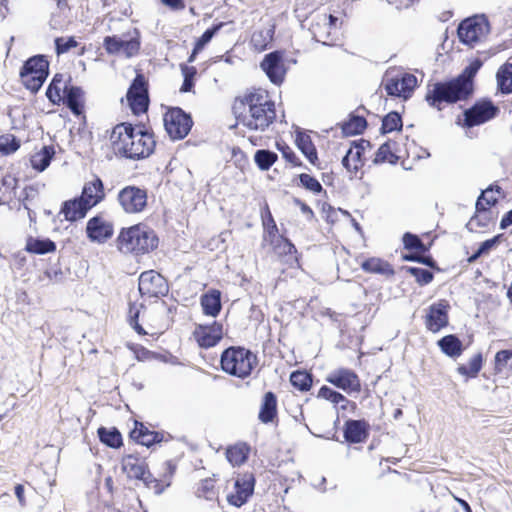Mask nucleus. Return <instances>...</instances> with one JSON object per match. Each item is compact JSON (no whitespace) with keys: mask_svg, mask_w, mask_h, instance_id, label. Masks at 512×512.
<instances>
[{"mask_svg":"<svg viewBox=\"0 0 512 512\" xmlns=\"http://www.w3.org/2000/svg\"><path fill=\"white\" fill-rule=\"evenodd\" d=\"M483 61L476 57L455 77L428 83L425 101L437 111H442L445 105L468 101L475 92V77Z\"/></svg>","mask_w":512,"mask_h":512,"instance_id":"f257e3e1","label":"nucleus"},{"mask_svg":"<svg viewBox=\"0 0 512 512\" xmlns=\"http://www.w3.org/2000/svg\"><path fill=\"white\" fill-rule=\"evenodd\" d=\"M110 141L117 155L130 160L148 158L156 147L152 129L142 122L118 123L112 128Z\"/></svg>","mask_w":512,"mask_h":512,"instance_id":"f03ea898","label":"nucleus"},{"mask_svg":"<svg viewBox=\"0 0 512 512\" xmlns=\"http://www.w3.org/2000/svg\"><path fill=\"white\" fill-rule=\"evenodd\" d=\"M117 249L122 253L142 256L156 250L159 237L148 224L140 222L122 227L115 239Z\"/></svg>","mask_w":512,"mask_h":512,"instance_id":"7ed1b4c3","label":"nucleus"},{"mask_svg":"<svg viewBox=\"0 0 512 512\" xmlns=\"http://www.w3.org/2000/svg\"><path fill=\"white\" fill-rule=\"evenodd\" d=\"M221 370L238 379L249 378L259 364L257 352L242 345H231L220 354Z\"/></svg>","mask_w":512,"mask_h":512,"instance_id":"20e7f679","label":"nucleus"},{"mask_svg":"<svg viewBox=\"0 0 512 512\" xmlns=\"http://www.w3.org/2000/svg\"><path fill=\"white\" fill-rule=\"evenodd\" d=\"M50 74V61L45 54H36L27 58L19 70L22 85L36 95Z\"/></svg>","mask_w":512,"mask_h":512,"instance_id":"39448f33","label":"nucleus"},{"mask_svg":"<svg viewBox=\"0 0 512 512\" xmlns=\"http://www.w3.org/2000/svg\"><path fill=\"white\" fill-rule=\"evenodd\" d=\"M456 31L459 42L473 48L490 33L491 26L485 14H475L461 20Z\"/></svg>","mask_w":512,"mask_h":512,"instance_id":"423d86ee","label":"nucleus"},{"mask_svg":"<svg viewBox=\"0 0 512 512\" xmlns=\"http://www.w3.org/2000/svg\"><path fill=\"white\" fill-rule=\"evenodd\" d=\"M500 108L488 97L480 98L472 106L463 111V122L458 118L457 124L465 128H473L496 118Z\"/></svg>","mask_w":512,"mask_h":512,"instance_id":"0eeeda50","label":"nucleus"},{"mask_svg":"<svg viewBox=\"0 0 512 512\" xmlns=\"http://www.w3.org/2000/svg\"><path fill=\"white\" fill-rule=\"evenodd\" d=\"M166 133L172 141L183 140L190 133L194 121L191 113L181 107H171L163 116Z\"/></svg>","mask_w":512,"mask_h":512,"instance_id":"6e6552de","label":"nucleus"},{"mask_svg":"<svg viewBox=\"0 0 512 512\" xmlns=\"http://www.w3.org/2000/svg\"><path fill=\"white\" fill-rule=\"evenodd\" d=\"M117 201L127 214L142 213L148 206V190L145 187L126 185L118 191Z\"/></svg>","mask_w":512,"mask_h":512,"instance_id":"1a4fd4ad","label":"nucleus"},{"mask_svg":"<svg viewBox=\"0 0 512 512\" xmlns=\"http://www.w3.org/2000/svg\"><path fill=\"white\" fill-rule=\"evenodd\" d=\"M325 381L349 396H355L362 391L361 379L351 368H336L327 374Z\"/></svg>","mask_w":512,"mask_h":512,"instance_id":"9d476101","label":"nucleus"},{"mask_svg":"<svg viewBox=\"0 0 512 512\" xmlns=\"http://www.w3.org/2000/svg\"><path fill=\"white\" fill-rule=\"evenodd\" d=\"M138 290L141 297L161 298L168 294L167 279L155 270H147L140 274Z\"/></svg>","mask_w":512,"mask_h":512,"instance_id":"9b49d317","label":"nucleus"},{"mask_svg":"<svg viewBox=\"0 0 512 512\" xmlns=\"http://www.w3.org/2000/svg\"><path fill=\"white\" fill-rule=\"evenodd\" d=\"M260 68L272 84L280 86L285 81L288 71L285 66V51L277 49L265 54L260 62Z\"/></svg>","mask_w":512,"mask_h":512,"instance_id":"f8f14e48","label":"nucleus"},{"mask_svg":"<svg viewBox=\"0 0 512 512\" xmlns=\"http://www.w3.org/2000/svg\"><path fill=\"white\" fill-rule=\"evenodd\" d=\"M276 120L275 102L265 99L249 110V116L245 126L250 130L265 131Z\"/></svg>","mask_w":512,"mask_h":512,"instance_id":"ddd939ff","label":"nucleus"},{"mask_svg":"<svg viewBox=\"0 0 512 512\" xmlns=\"http://www.w3.org/2000/svg\"><path fill=\"white\" fill-rule=\"evenodd\" d=\"M450 303L446 299L433 302L424 316V324L428 331L438 333L449 325Z\"/></svg>","mask_w":512,"mask_h":512,"instance_id":"4468645a","label":"nucleus"},{"mask_svg":"<svg viewBox=\"0 0 512 512\" xmlns=\"http://www.w3.org/2000/svg\"><path fill=\"white\" fill-rule=\"evenodd\" d=\"M256 477L252 472H245L234 482V493H229L226 500L229 505L240 508L247 504L254 494Z\"/></svg>","mask_w":512,"mask_h":512,"instance_id":"2eb2a0df","label":"nucleus"},{"mask_svg":"<svg viewBox=\"0 0 512 512\" xmlns=\"http://www.w3.org/2000/svg\"><path fill=\"white\" fill-rule=\"evenodd\" d=\"M128 437L136 444L148 449L172 439L171 434L164 431L150 430L143 422L135 420L134 427L129 431Z\"/></svg>","mask_w":512,"mask_h":512,"instance_id":"dca6fc26","label":"nucleus"},{"mask_svg":"<svg viewBox=\"0 0 512 512\" xmlns=\"http://www.w3.org/2000/svg\"><path fill=\"white\" fill-rule=\"evenodd\" d=\"M193 337L199 348H213L223 339V325L216 320L211 324H198L193 331Z\"/></svg>","mask_w":512,"mask_h":512,"instance_id":"f3484780","label":"nucleus"},{"mask_svg":"<svg viewBox=\"0 0 512 512\" xmlns=\"http://www.w3.org/2000/svg\"><path fill=\"white\" fill-rule=\"evenodd\" d=\"M86 237L92 243L104 244L112 238L114 225L103 218L102 214L91 217L86 223Z\"/></svg>","mask_w":512,"mask_h":512,"instance_id":"a211bd4d","label":"nucleus"},{"mask_svg":"<svg viewBox=\"0 0 512 512\" xmlns=\"http://www.w3.org/2000/svg\"><path fill=\"white\" fill-rule=\"evenodd\" d=\"M73 115L81 116L85 111V91L81 86L72 84V77L64 81L62 101Z\"/></svg>","mask_w":512,"mask_h":512,"instance_id":"6ab92c4d","label":"nucleus"},{"mask_svg":"<svg viewBox=\"0 0 512 512\" xmlns=\"http://www.w3.org/2000/svg\"><path fill=\"white\" fill-rule=\"evenodd\" d=\"M342 431L344 442L348 445L362 444L368 440L371 426L370 423L364 418H348L344 422Z\"/></svg>","mask_w":512,"mask_h":512,"instance_id":"aec40b11","label":"nucleus"},{"mask_svg":"<svg viewBox=\"0 0 512 512\" xmlns=\"http://www.w3.org/2000/svg\"><path fill=\"white\" fill-rule=\"evenodd\" d=\"M90 210V206L77 195L61 203L57 217L63 215L65 221L75 223L84 219Z\"/></svg>","mask_w":512,"mask_h":512,"instance_id":"412c9836","label":"nucleus"},{"mask_svg":"<svg viewBox=\"0 0 512 512\" xmlns=\"http://www.w3.org/2000/svg\"><path fill=\"white\" fill-rule=\"evenodd\" d=\"M317 398L324 399L334 404L336 412L339 413L349 410L350 413L355 414L357 411L356 402L349 400L343 393L328 385H322L319 388Z\"/></svg>","mask_w":512,"mask_h":512,"instance_id":"4be33fe9","label":"nucleus"},{"mask_svg":"<svg viewBox=\"0 0 512 512\" xmlns=\"http://www.w3.org/2000/svg\"><path fill=\"white\" fill-rule=\"evenodd\" d=\"M360 109L368 113V110L363 105H360L355 111L348 114L346 120L337 123V126L341 129L343 137L362 135L367 129V119L363 115L357 114V111Z\"/></svg>","mask_w":512,"mask_h":512,"instance_id":"5701e85b","label":"nucleus"},{"mask_svg":"<svg viewBox=\"0 0 512 512\" xmlns=\"http://www.w3.org/2000/svg\"><path fill=\"white\" fill-rule=\"evenodd\" d=\"M90 208H94L105 200L106 193L103 180L94 175L91 181L85 182L79 195Z\"/></svg>","mask_w":512,"mask_h":512,"instance_id":"b1692460","label":"nucleus"},{"mask_svg":"<svg viewBox=\"0 0 512 512\" xmlns=\"http://www.w3.org/2000/svg\"><path fill=\"white\" fill-rule=\"evenodd\" d=\"M258 420L265 425L278 423V397L275 392L267 391L263 394Z\"/></svg>","mask_w":512,"mask_h":512,"instance_id":"393cba45","label":"nucleus"},{"mask_svg":"<svg viewBox=\"0 0 512 512\" xmlns=\"http://www.w3.org/2000/svg\"><path fill=\"white\" fill-rule=\"evenodd\" d=\"M277 257L292 265L298 263V252L294 243L285 235L275 240L274 244H268Z\"/></svg>","mask_w":512,"mask_h":512,"instance_id":"a878e982","label":"nucleus"},{"mask_svg":"<svg viewBox=\"0 0 512 512\" xmlns=\"http://www.w3.org/2000/svg\"><path fill=\"white\" fill-rule=\"evenodd\" d=\"M295 145L312 165L319 167V157L316 146L306 131L299 127L295 132Z\"/></svg>","mask_w":512,"mask_h":512,"instance_id":"bb28decb","label":"nucleus"},{"mask_svg":"<svg viewBox=\"0 0 512 512\" xmlns=\"http://www.w3.org/2000/svg\"><path fill=\"white\" fill-rule=\"evenodd\" d=\"M222 293L220 290L211 288L200 296V305L205 316L216 318L222 310Z\"/></svg>","mask_w":512,"mask_h":512,"instance_id":"cd10ccee","label":"nucleus"},{"mask_svg":"<svg viewBox=\"0 0 512 512\" xmlns=\"http://www.w3.org/2000/svg\"><path fill=\"white\" fill-rule=\"evenodd\" d=\"M439 350L451 359L459 358L465 351L466 347L457 334H447L436 342Z\"/></svg>","mask_w":512,"mask_h":512,"instance_id":"c85d7f7f","label":"nucleus"},{"mask_svg":"<svg viewBox=\"0 0 512 512\" xmlns=\"http://www.w3.org/2000/svg\"><path fill=\"white\" fill-rule=\"evenodd\" d=\"M56 249V242L48 237L32 235H28L26 237V244L24 250L27 253L34 255H45L49 253H54Z\"/></svg>","mask_w":512,"mask_h":512,"instance_id":"c756f323","label":"nucleus"},{"mask_svg":"<svg viewBox=\"0 0 512 512\" xmlns=\"http://www.w3.org/2000/svg\"><path fill=\"white\" fill-rule=\"evenodd\" d=\"M121 54L126 58L137 56L141 49V32L134 27L121 36Z\"/></svg>","mask_w":512,"mask_h":512,"instance_id":"7c9ffc66","label":"nucleus"},{"mask_svg":"<svg viewBox=\"0 0 512 512\" xmlns=\"http://www.w3.org/2000/svg\"><path fill=\"white\" fill-rule=\"evenodd\" d=\"M223 26V22L214 23L212 24V26L207 28L200 37L196 38L192 51L187 60L188 63H192L195 61L197 55L204 50V48L218 34V32L221 30Z\"/></svg>","mask_w":512,"mask_h":512,"instance_id":"2f4dec72","label":"nucleus"},{"mask_svg":"<svg viewBox=\"0 0 512 512\" xmlns=\"http://www.w3.org/2000/svg\"><path fill=\"white\" fill-rule=\"evenodd\" d=\"M251 447L246 442H238L226 448L225 455L227 461L233 467H240L249 459Z\"/></svg>","mask_w":512,"mask_h":512,"instance_id":"473e14b6","label":"nucleus"},{"mask_svg":"<svg viewBox=\"0 0 512 512\" xmlns=\"http://www.w3.org/2000/svg\"><path fill=\"white\" fill-rule=\"evenodd\" d=\"M361 269L366 273L379 274L383 276H393L395 270L386 260L379 257H368L360 264Z\"/></svg>","mask_w":512,"mask_h":512,"instance_id":"72a5a7b5","label":"nucleus"},{"mask_svg":"<svg viewBox=\"0 0 512 512\" xmlns=\"http://www.w3.org/2000/svg\"><path fill=\"white\" fill-rule=\"evenodd\" d=\"M484 362L483 353L478 352L469 359L467 364H459L456 371L459 375L464 377L465 381L475 379L482 370Z\"/></svg>","mask_w":512,"mask_h":512,"instance_id":"f704fd0d","label":"nucleus"},{"mask_svg":"<svg viewBox=\"0 0 512 512\" xmlns=\"http://www.w3.org/2000/svg\"><path fill=\"white\" fill-rule=\"evenodd\" d=\"M55 154L53 145H44L40 151L30 157L31 167L39 173L45 171L54 159Z\"/></svg>","mask_w":512,"mask_h":512,"instance_id":"c9c22d12","label":"nucleus"},{"mask_svg":"<svg viewBox=\"0 0 512 512\" xmlns=\"http://www.w3.org/2000/svg\"><path fill=\"white\" fill-rule=\"evenodd\" d=\"M99 441L111 449H119L123 446V437L120 430L113 427L100 426L97 429Z\"/></svg>","mask_w":512,"mask_h":512,"instance_id":"e433bc0d","label":"nucleus"},{"mask_svg":"<svg viewBox=\"0 0 512 512\" xmlns=\"http://www.w3.org/2000/svg\"><path fill=\"white\" fill-rule=\"evenodd\" d=\"M482 198H484L483 192L477 197L472 221H476L477 227L487 228L490 223L494 222L495 218L492 210L482 202Z\"/></svg>","mask_w":512,"mask_h":512,"instance_id":"4c0bfd02","label":"nucleus"},{"mask_svg":"<svg viewBox=\"0 0 512 512\" xmlns=\"http://www.w3.org/2000/svg\"><path fill=\"white\" fill-rule=\"evenodd\" d=\"M497 90L502 95L512 94V63L505 62L496 72Z\"/></svg>","mask_w":512,"mask_h":512,"instance_id":"58836bf2","label":"nucleus"},{"mask_svg":"<svg viewBox=\"0 0 512 512\" xmlns=\"http://www.w3.org/2000/svg\"><path fill=\"white\" fill-rule=\"evenodd\" d=\"M493 370L494 375L502 374L506 370L507 377L512 376V348L501 349L495 353Z\"/></svg>","mask_w":512,"mask_h":512,"instance_id":"ea45409f","label":"nucleus"},{"mask_svg":"<svg viewBox=\"0 0 512 512\" xmlns=\"http://www.w3.org/2000/svg\"><path fill=\"white\" fill-rule=\"evenodd\" d=\"M293 183L314 195L324 194V196H327V191L323 188L319 180L308 173L296 175L293 179Z\"/></svg>","mask_w":512,"mask_h":512,"instance_id":"a19ab883","label":"nucleus"},{"mask_svg":"<svg viewBox=\"0 0 512 512\" xmlns=\"http://www.w3.org/2000/svg\"><path fill=\"white\" fill-rule=\"evenodd\" d=\"M392 144L395 145L396 142L388 139L379 146L372 160L374 165H381L383 163L396 165L398 163L399 156L392 151Z\"/></svg>","mask_w":512,"mask_h":512,"instance_id":"79ce46f5","label":"nucleus"},{"mask_svg":"<svg viewBox=\"0 0 512 512\" xmlns=\"http://www.w3.org/2000/svg\"><path fill=\"white\" fill-rule=\"evenodd\" d=\"M381 135H387L394 131L400 132L403 129V119L401 113L396 110L390 111L381 118Z\"/></svg>","mask_w":512,"mask_h":512,"instance_id":"37998d69","label":"nucleus"},{"mask_svg":"<svg viewBox=\"0 0 512 512\" xmlns=\"http://www.w3.org/2000/svg\"><path fill=\"white\" fill-rule=\"evenodd\" d=\"M127 106L135 116L146 114L150 106L149 93L126 95Z\"/></svg>","mask_w":512,"mask_h":512,"instance_id":"c03bdc74","label":"nucleus"},{"mask_svg":"<svg viewBox=\"0 0 512 512\" xmlns=\"http://www.w3.org/2000/svg\"><path fill=\"white\" fill-rule=\"evenodd\" d=\"M63 81V74L55 73L47 86L45 95L52 105L61 104L63 94V87H61V83Z\"/></svg>","mask_w":512,"mask_h":512,"instance_id":"a18cd8bd","label":"nucleus"},{"mask_svg":"<svg viewBox=\"0 0 512 512\" xmlns=\"http://www.w3.org/2000/svg\"><path fill=\"white\" fill-rule=\"evenodd\" d=\"M291 385L300 392H308L313 385V374L307 370H295L290 374Z\"/></svg>","mask_w":512,"mask_h":512,"instance_id":"49530a36","label":"nucleus"},{"mask_svg":"<svg viewBox=\"0 0 512 512\" xmlns=\"http://www.w3.org/2000/svg\"><path fill=\"white\" fill-rule=\"evenodd\" d=\"M254 162L260 171H268L278 160V154L270 149H258L254 153Z\"/></svg>","mask_w":512,"mask_h":512,"instance_id":"de8ad7c7","label":"nucleus"},{"mask_svg":"<svg viewBox=\"0 0 512 512\" xmlns=\"http://www.w3.org/2000/svg\"><path fill=\"white\" fill-rule=\"evenodd\" d=\"M351 147L356 151L353 154V160L355 165L353 166V171L356 174L365 164V150L366 148H372V143L369 140L364 138H360L357 140L351 141Z\"/></svg>","mask_w":512,"mask_h":512,"instance_id":"09e8293b","label":"nucleus"},{"mask_svg":"<svg viewBox=\"0 0 512 512\" xmlns=\"http://www.w3.org/2000/svg\"><path fill=\"white\" fill-rule=\"evenodd\" d=\"M401 270L413 276L416 283L421 287L430 284L434 280V272L427 268L404 265Z\"/></svg>","mask_w":512,"mask_h":512,"instance_id":"8fccbe9b","label":"nucleus"},{"mask_svg":"<svg viewBox=\"0 0 512 512\" xmlns=\"http://www.w3.org/2000/svg\"><path fill=\"white\" fill-rule=\"evenodd\" d=\"M398 82L401 89V99L407 101L412 97L417 87V77L411 73H401L398 75Z\"/></svg>","mask_w":512,"mask_h":512,"instance_id":"3c124183","label":"nucleus"},{"mask_svg":"<svg viewBox=\"0 0 512 512\" xmlns=\"http://www.w3.org/2000/svg\"><path fill=\"white\" fill-rule=\"evenodd\" d=\"M149 93V82L146 76L143 74V72L139 69L136 70V75L131 81L126 95L131 96L137 95V94H145Z\"/></svg>","mask_w":512,"mask_h":512,"instance_id":"603ef678","label":"nucleus"},{"mask_svg":"<svg viewBox=\"0 0 512 512\" xmlns=\"http://www.w3.org/2000/svg\"><path fill=\"white\" fill-rule=\"evenodd\" d=\"M275 146L277 150L281 152L282 157L293 167H302L309 170V168L301 161V159L285 141H276Z\"/></svg>","mask_w":512,"mask_h":512,"instance_id":"864d4df0","label":"nucleus"},{"mask_svg":"<svg viewBox=\"0 0 512 512\" xmlns=\"http://www.w3.org/2000/svg\"><path fill=\"white\" fill-rule=\"evenodd\" d=\"M21 146L20 139L14 134H3L0 136V154L8 156L15 153Z\"/></svg>","mask_w":512,"mask_h":512,"instance_id":"5fc2aeb1","label":"nucleus"},{"mask_svg":"<svg viewBox=\"0 0 512 512\" xmlns=\"http://www.w3.org/2000/svg\"><path fill=\"white\" fill-rule=\"evenodd\" d=\"M122 471L127 474L129 479L141 480L145 473H148L149 466L145 458L140 463H128L121 465Z\"/></svg>","mask_w":512,"mask_h":512,"instance_id":"6e6d98bb","label":"nucleus"},{"mask_svg":"<svg viewBox=\"0 0 512 512\" xmlns=\"http://www.w3.org/2000/svg\"><path fill=\"white\" fill-rule=\"evenodd\" d=\"M70 274V268L66 267L63 270L59 262L50 264L44 271V275L55 283L64 282Z\"/></svg>","mask_w":512,"mask_h":512,"instance_id":"4d7b16f0","label":"nucleus"},{"mask_svg":"<svg viewBox=\"0 0 512 512\" xmlns=\"http://www.w3.org/2000/svg\"><path fill=\"white\" fill-rule=\"evenodd\" d=\"M78 41L75 36L68 37H55L54 39V48L57 56L66 54L71 49L76 48L78 46Z\"/></svg>","mask_w":512,"mask_h":512,"instance_id":"13d9d810","label":"nucleus"},{"mask_svg":"<svg viewBox=\"0 0 512 512\" xmlns=\"http://www.w3.org/2000/svg\"><path fill=\"white\" fill-rule=\"evenodd\" d=\"M102 46L108 55H120L121 37L119 35H107L103 39Z\"/></svg>","mask_w":512,"mask_h":512,"instance_id":"bf43d9fd","label":"nucleus"},{"mask_svg":"<svg viewBox=\"0 0 512 512\" xmlns=\"http://www.w3.org/2000/svg\"><path fill=\"white\" fill-rule=\"evenodd\" d=\"M126 347L134 353L135 358L139 362L152 360L153 351L147 349L141 344L128 342Z\"/></svg>","mask_w":512,"mask_h":512,"instance_id":"052dcab7","label":"nucleus"},{"mask_svg":"<svg viewBox=\"0 0 512 512\" xmlns=\"http://www.w3.org/2000/svg\"><path fill=\"white\" fill-rule=\"evenodd\" d=\"M198 497H204L206 500H213L216 497L214 491V481L211 478H205L201 480L200 486L197 490Z\"/></svg>","mask_w":512,"mask_h":512,"instance_id":"680f3d73","label":"nucleus"},{"mask_svg":"<svg viewBox=\"0 0 512 512\" xmlns=\"http://www.w3.org/2000/svg\"><path fill=\"white\" fill-rule=\"evenodd\" d=\"M287 232L286 229H283V232H279V228L276 223H273L272 225H268L263 227V242L267 244H274L275 240L285 235Z\"/></svg>","mask_w":512,"mask_h":512,"instance_id":"e2e57ef3","label":"nucleus"},{"mask_svg":"<svg viewBox=\"0 0 512 512\" xmlns=\"http://www.w3.org/2000/svg\"><path fill=\"white\" fill-rule=\"evenodd\" d=\"M403 248L408 251L422 249L423 241L416 234L405 232L402 236Z\"/></svg>","mask_w":512,"mask_h":512,"instance_id":"0e129e2a","label":"nucleus"},{"mask_svg":"<svg viewBox=\"0 0 512 512\" xmlns=\"http://www.w3.org/2000/svg\"><path fill=\"white\" fill-rule=\"evenodd\" d=\"M504 234H497L493 236L492 238L486 239L483 242H481L478 246L482 254L488 255L492 250L496 249L504 240Z\"/></svg>","mask_w":512,"mask_h":512,"instance_id":"69168bd1","label":"nucleus"},{"mask_svg":"<svg viewBox=\"0 0 512 512\" xmlns=\"http://www.w3.org/2000/svg\"><path fill=\"white\" fill-rule=\"evenodd\" d=\"M39 194V190L36 185H27L22 191L19 197V208L22 206L24 209H28L27 202L34 199Z\"/></svg>","mask_w":512,"mask_h":512,"instance_id":"338daca9","label":"nucleus"},{"mask_svg":"<svg viewBox=\"0 0 512 512\" xmlns=\"http://www.w3.org/2000/svg\"><path fill=\"white\" fill-rule=\"evenodd\" d=\"M232 112L239 123H242L245 126V122H247L249 114H246V105L237 97L232 106Z\"/></svg>","mask_w":512,"mask_h":512,"instance_id":"774afa93","label":"nucleus"}]
</instances>
